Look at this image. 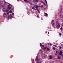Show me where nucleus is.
<instances>
[{"label":"nucleus","mask_w":63,"mask_h":63,"mask_svg":"<svg viewBox=\"0 0 63 63\" xmlns=\"http://www.w3.org/2000/svg\"><path fill=\"white\" fill-rule=\"evenodd\" d=\"M47 47H44V49H47Z\"/></svg>","instance_id":"21"},{"label":"nucleus","mask_w":63,"mask_h":63,"mask_svg":"<svg viewBox=\"0 0 63 63\" xmlns=\"http://www.w3.org/2000/svg\"><path fill=\"white\" fill-rule=\"evenodd\" d=\"M7 9H9V10H10L11 9V7H7Z\"/></svg>","instance_id":"10"},{"label":"nucleus","mask_w":63,"mask_h":63,"mask_svg":"<svg viewBox=\"0 0 63 63\" xmlns=\"http://www.w3.org/2000/svg\"><path fill=\"white\" fill-rule=\"evenodd\" d=\"M49 59H52V56L51 55H50L49 56Z\"/></svg>","instance_id":"7"},{"label":"nucleus","mask_w":63,"mask_h":63,"mask_svg":"<svg viewBox=\"0 0 63 63\" xmlns=\"http://www.w3.org/2000/svg\"><path fill=\"white\" fill-rule=\"evenodd\" d=\"M42 44H44V43H43Z\"/></svg>","instance_id":"49"},{"label":"nucleus","mask_w":63,"mask_h":63,"mask_svg":"<svg viewBox=\"0 0 63 63\" xmlns=\"http://www.w3.org/2000/svg\"><path fill=\"white\" fill-rule=\"evenodd\" d=\"M8 17H10V16L8 15Z\"/></svg>","instance_id":"45"},{"label":"nucleus","mask_w":63,"mask_h":63,"mask_svg":"<svg viewBox=\"0 0 63 63\" xmlns=\"http://www.w3.org/2000/svg\"><path fill=\"white\" fill-rule=\"evenodd\" d=\"M60 58H61V56H60V57L59 56H58V58L59 59H60Z\"/></svg>","instance_id":"11"},{"label":"nucleus","mask_w":63,"mask_h":63,"mask_svg":"<svg viewBox=\"0 0 63 63\" xmlns=\"http://www.w3.org/2000/svg\"><path fill=\"white\" fill-rule=\"evenodd\" d=\"M38 12H39V10H37Z\"/></svg>","instance_id":"50"},{"label":"nucleus","mask_w":63,"mask_h":63,"mask_svg":"<svg viewBox=\"0 0 63 63\" xmlns=\"http://www.w3.org/2000/svg\"><path fill=\"white\" fill-rule=\"evenodd\" d=\"M3 16L4 17H7V14L6 13H4L3 14Z\"/></svg>","instance_id":"6"},{"label":"nucleus","mask_w":63,"mask_h":63,"mask_svg":"<svg viewBox=\"0 0 63 63\" xmlns=\"http://www.w3.org/2000/svg\"><path fill=\"white\" fill-rule=\"evenodd\" d=\"M43 3V4H44V5H45V6L46 5V3H45V2H44Z\"/></svg>","instance_id":"32"},{"label":"nucleus","mask_w":63,"mask_h":63,"mask_svg":"<svg viewBox=\"0 0 63 63\" xmlns=\"http://www.w3.org/2000/svg\"><path fill=\"white\" fill-rule=\"evenodd\" d=\"M9 4L10 5V6H11V7H13V5H11L10 4Z\"/></svg>","instance_id":"30"},{"label":"nucleus","mask_w":63,"mask_h":63,"mask_svg":"<svg viewBox=\"0 0 63 63\" xmlns=\"http://www.w3.org/2000/svg\"><path fill=\"white\" fill-rule=\"evenodd\" d=\"M10 16H11V17H13V16H12V15H11V14H10Z\"/></svg>","instance_id":"28"},{"label":"nucleus","mask_w":63,"mask_h":63,"mask_svg":"<svg viewBox=\"0 0 63 63\" xmlns=\"http://www.w3.org/2000/svg\"><path fill=\"white\" fill-rule=\"evenodd\" d=\"M5 2V3H6V2Z\"/></svg>","instance_id":"54"},{"label":"nucleus","mask_w":63,"mask_h":63,"mask_svg":"<svg viewBox=\"0 0 63 63\" xmlns=\"http://www.w3.org/2000/svg\"><path fill=\"white\" fill-rule=\"evenodd\" d=\"M39 7H41V8H43V5H41V6H39Z\"/></svg>","instance_id":"20"},{"label":"nucleus","mask_w":63,"mask_h":63,"mask_svg":"<svg viewBox=\"0 0 63 63\" xmlns=\"http://www.w3.org/2000/svg\"><path fill=\"white\" fill-rule=\"evenodd\" d=\"M48 45H50V46H52V44L50 43L48 44Z\"/></svg>","instance_id":"13"},{"label":"nucleus","mask_w":63,"mask_h":63,"mask_svg":"<svg viewBox=\"0 0 63 63\" xmlns=\"http://www.w3.org/2000/svg\"><path fill=\"white\" fill-rule=\"evenodd\" d=\"M10 18V19H11V18Z\"/></svg>","instance_id":"52"},{"label":"nucleus","mask_w":63,"mask_h":63,"mask_svg":"<svg viewBox=\"0 0 63 63\" xmlns=\"http://www.w3.org/2000/svg\"><path fill=\"white\" fill-rule=\"evenodd\" d=\"M7 15H9V13L8 12L7 13Z\"/></svg>","instance_id":"39"},{"label":"nucleus","mask_w":63,"mask_h":63,"mask_svg":"<svg viewBox=\"0 0 63 63\" xmlns=\"http://www.w3.org/2000/svg\"><path fill=\"white\" fill-rule=\"evenodd\" d=\"M32 1L33 2H35L36 0H33Z\"/></svg>","instance_id":"23"},{"label":"nucleus","mask_w":63,"mask_h":63,"mask_svg":"<svg viewBox=\"0 0 63 63\" xmlns=\"http://www.w3.org/2000/svg\"><path fill=\"white\" fill-rule=\"evenodd\" d=\"M51 23L52 25H54V20H52L51 22Z\"/></svg>","instance_id":"4"},{"label":"nucleus","mask_w":63,"mask_h":63,"mask_svg":"<svg viewBox=\"0 0 63 63\" xmlns=\"http://www.w3.org/2000/svg\"><path fill=\"white\" fill-rule=\"evenodd\" d=\"M36 10L37 11H38L39 10L37 8H36Z\"/></svg>","instance_id":"33"},{"label":"nucleus","mask_w":63,"mask_h":63,"mask_svg":"<svg viewBox=\"0 0 63 63\" xmlns=\"http://www.w3.org/2000/svg\"><path fill=\"white\" fill-rule=\"evenodd\" d=\"M57 53H58V51L57 50H56V53H55V54L56 55L57 54Z\"/></svg>","instance_id":"8"},{"label":"nucleus","mask_w":63,"mask_h":63,"mask_svg":"<svg viewBox=\"0 0 63 63\" xmlns=\"http://www.w3.org/2000/svg\"><path fill=\"white\" fill-rule=\"evenodd\" d=\"M61 11L62 12L63 11V8H62V5H61Z\"/></svg>","instance_id":"9"},{"label":"nucleus","mask_w":63,"mask_h":63,"mask_svg":"<svg viewBox=\"0 0 63 63\" xmlns=\"http://www.w3.org/2000/svg\"><path fill=\"white\" fill-rule=\"evenodd\" d=\"M45 2L46 4H47V0H45Z\"/></svg>","instance_id":"37"},{"label":"nucleus","mask_w":63,"mask_h":63,"mask_svg":"<svg viewBox=\"0 0 63 63\" xmlns=\"http://www.w3.org/2000/svg\"><path fill=\"white\" fill-rule=\"evenodd\" d=\"M12 15L13 16H14V13H12Z\"/></svg>","instance_id":"43"},{"label":"nucleus","mask_w":63,"mask_h":63,"mask_svg":"<svg viewBox=\"0 0 63 63\" xmlns=\"http://www.w3.org/2000/svg\"><path fill=\"white\" fill-rule=\"evenodd\" d=\"M59 34L60 36V37H61V35H62V34H61V33H60Z\"/></svg>","instance_id":"17"},{"label":"nucleus","mask_w":63,"mask_h":63,"mask_svg":"<svg viewBox=\"0 0 63 63\" xmlns=\"http://www.w3.org/2000/svg\"><path fill=\"white\" fill-rule=\"evenodd\" d=\"M54 46L55 47H57V46L56 45H54Z\"/></svg>","instance_id":"29"},{"label":"nucleus","mask_w":63,"mask_h":63,"mask_svg":"<svg viewBox=\"0 0 63 63\" xmlns=\"http://www.w3.org/2000/svg\"><path fill=\"white\" fill-rule=\"evenodd\" d=\"M56 24L57 26H56V27H57V29H58V28H60V26L59 24V23L58 21L56 22Z\"/></svg>","instance_id":"1"},{"label":"nucleus","mask_w":63,"mask_h":63,"mask_svg":"<svg viewBox=\"0 0 63 63\" xmlns=\"http://www.w3.org/2000/svg\"><path fill=\"white\" fill-rule=\"evenodd\" d=\"M60 29H61V30H62V29H63V28H62L61 27L60 28Z\"/></svg>","instance_id":"36"},{"label":"nucleus","mask_w":63,"mask_h":63,"mask_svg":"<svg viewBox=\"0 0 63 63\" xmlns=\"http://www.w3.org/2000/svg\"><path fill=\"white\" fill-rule=\"evenodd\" d=\"M61 45L62 46H63V44L61 43H60Z\"/></svg>","instance_id":"34"},{"label":"nucleus","mask_w":63,"mask_h":63,"mask_svg":"<svg viewBox=\"0 0 63 63\" xmlns=\"http://www.w3.org/2000/svg\"><path fill=\"white\" fill-rule=\"evenodd\" d=\"M3 11H4V12H5V11H6V9L4 8H3Z\"/></svg>","instance_id":"15"},{"label":"nucleus","mask_w":63,"mask_h":63,"mask_svg":"<svg viewBox=\"0 0 63 63\" xmlns=\"http://www.w3.org/2000/svg\"><path fill=\"white\" fill-rule=\"evenodd\" d=\"M40 46H41L42 45V43H40Z\"/></svg>","instance_id":"31"},{"label":"nucleus","mask_w":63,"mask_h":63,"mask_svg":"<svg viewBox=\"0 0 63 63\" xmlns=\"http://www.w3.org/2000/svg\"><path fill=\"white\" fill-rule=\"evenodd\" d=\"M37 17L38 18H40V17H39V16H37Z\"/></svg>","instance_id":"35"},{"label":"nucleus","mask_w":63,"mask_h":63,"mask_svg":"<svg viewBox=\"0 0 63 63\" xmlns=\"http://www.w3.org/2000/svg\"><path fill=\"white\" fill-rule=\"evenodd\" d=\"M36 61H40V59H38V56H37L36 58Z\"/></svg>","instance_id":"5"},{"label":"nucleus","mask_w":63,"mask_h":63,"mask_svg":"<svg viewBox=\"0 0 63 63\" xmlns=\"http://www.w3.org/2000/svg\"><path fill=\"white\" fill-rule=\"evenodd\" d=\"M5 12H9V10L8 9H7L6 10Z\"/></svg>","instance_id":"19"},{"label":"nucleus","mask_w":63,"mask_h":63,"mask_svg":"<svg viewBox=\"0 0 63 63\" xmlns=\"http://www.w3.org/2000/svg\"><path fill=\"white\" fill-rule=\"evenodd\" d=\"M8 19V20H9V19Z\"/></svg>","instance_id":"55"},{"label":"nucleus","mask_w":63,"mask_h":63,"mask_svg":"<svg viewBox=\"0 0 63 63\" xmlns=\"http://www.w3.org/2000/svg\"><path fill=\"white\" fill-rule=\"evenodd\" d=\"M60 17H63V16H62V15H61L60 16Z\"/></svg>","instance_id":"24"},{"label":"nucleus","mask_w":63,"mask_h":63,"mask_svg":"<svg viewBox=\"0 0 63 63\" xmlns=\"http://www.w3.org/2000/svg\"><path fill=\"white\" fill-rule=\"evenodd\" d=\"M45 16H48V14L46 13H45Z\"/></svg>","instance_id":"18"},{"label":"nucleus","mask_w":63,"mask_h":63,"mask_svg":"<svg viewBox=\"0 0 63 63\" xmlns=\"http://www.w3.org/2000/svg\"><path fill=\"white\" fill-rule=\"evenodd\" d=\"M34 6H34L35 8H39V6H37V4L36 3H34Z\"/></svg>","instance_id":"3"},{"label":"nucleus","mask_w":63,"mask_h":63,"mask_svg":"<svg viewBox=\"0 0 63 63\" xmlns=\"http://www.w3.org/2000/svg\"><path fill=\"white\" fill-rule=\"evenodd\" d=\"M60 14H62V12H60Z\"/></svg>","instance_id":"44"},{"label":"nucleus","mask_w":63,"mask_h":63,"mask_svg":"<svg viewBox=\"0 0 63 63\" xmlns=\"http://www.w3.org/2000/svg\"><path fill=\"white\" fill-rule=\"evenodd\" d=\"M28 7H26V9H27V10H28Z\"/></svg>","instance_id":"40"},{"label":"nucleus","mask_w":63,"mask_h":63,"mask_svg":"<svg viewBox=\"0 0 63 63\" xmlns=\"http://www.w3.org/2000/svg\"><path fill=\"white\" fill-rule=\"evenodd\" d=\"M52 48L53 49H54V50H55V49H56V48H55L54 47H52Z\"/></svg>","instance_id":"14"},{"label":"nucleus","mask_w":63,"mask_h":63,"mask_svg":"<svg viewBox=\"0 0 63 63\" xmlns=\"http://www.w3.org/2000/svg\"><path fill=\"white\" fill-rule=\"evenodd\" d=\"M61 48H62V47H61L60 46L59 47V49H61Z\"/></svg>","instance_id":"16"},{"label":"nucleus","mask_w":63,"mask_h":63,"mask_svg":"<svg viewBox=\"0 0 63 63\" xmlns=\"http://www.w3.org/2000/svg\"><path fill=\"white\" fill-rule=\"evenodd\" d=\"M62 43H63V42H62Z\"/></svg>","instance_id":"51"},{"label":"nucleus","mask_w":63,"mask_h":63,"mask_svg":"<svg viewBox=\"0 0 63 63\" xmlns=\"http://www.w3.org/2000/svg\"><path fill=\"white\" fill-rule=\"evenodd\" d=\"M12 12V10H10L9 11V12L10 13H11Z\"/></svg>","instance_id":"27"},{"label":"nucleus","mask_w":63,"mask_h":63,"mask_svg":"<svg viewBox=\"0 0 63 63\" xmlns=\"http://www.w3.org/2000/svg\"><path fill=\"white\" fill-rule=\"evenodd\" d=\"M41 47H44V45H41Z\"/></svg>","instance_id":"22"},{"label":"nucleus","mask_w":63,"mask_h":63,"mask_svg":"<svg viewBox=\"0 0 63 63\" xmlns=\"http://www.w3.org/2000/svg\"><path fill=\"white\" fill-rule=\"evenodd\" d=\"M54 27L55 28H56L55 27Z\"/></svg>","instance_id":"46"},{"label":"nucleus","mask_w":63,"mask_h":63,"mask_svg":"<svg viewBox=\"0 0 63 63\" xmlns=\"http://www.w3.org/2000/svg\"><path fill=\"white\" fill-rule=\"evenodd\" d=\"M27 1V0H24V1L25 2H26Z\"/></svg>","instance_id":"38"},{"label":"nucleus","mask_w":63,"mask_h":63,"mask_svg":"<svg viewBox=\"0 0 63 63\" xmlns=\"http://www.w3.org/2000/svg\"><path fill=\"white\" fill-rule=\"evenodd\" d=\"M7 6H8V7H10V5H8Z\"/></svg>","instance_id":"42"},{"label":"nucleus","mask_w":63,"mask_h":63,"mask_svg":"<svg viewBox=\"0 0 63 63\" xmlns=\"http://www.w3.org/2000/svg\"><path fill=\"white\" fill-rule=\"evenodd\" d=\"M47 31H46V33H47Z\"/></svg>","instance_id":"48"},{"label":"nucleus","mask_w":63,"mask_h":63,"mask_svg":"<svg viewBox=\"0 0 63 63\" xmlns=\"http://www.w3.org/2000/svg\"><path fill=\"white\" fill-rule=\"evenodd\" d=\"M62 51L61 50L60 51V53H59V56H61V58H63V56L62 55Z\"/></svg>","instance_id":"2"},{"label":"nucleus","mask_w":63,"mask_h":63,"mask_svg":"<svg viewBox=\"0 0 63 63\" xmlns=\"http://www.w3.org/2000/svg\"><path fill=\"white\" fill-rule=\"evenodd\" d=\"M36 1L37 2H38V0H36Z\"/></svg>","instance_id":"41"},{"label":"nucleus","mask_w":63,"mask_h":63,"mask_svg":"<svg viewBox=\"0 0 63 63\" xmlns=\"http://www.w3.org/2000/svg\"><path fill=\"white\" fill-rule=\"evenodd\" d=\"M32 3H31V5H32Z\"/></svg>","instance_id":"53"},{"label":"nucleus","mask_w":63,"mask_h":63,"mask_svg":"<svg viewBox=\"0 0 63 63\" xmlns=\"http://www.w3.org/2000/svg\"><path fill=\"white\" fill-rule=\"evenodd\" d=\"M33 63V62H32Z\"/></svg>","instance_id":"56"},{"label":"nucleus","mask_w":63,"mask_h":63,"mask_svg":"<svg viewBox=\"0 0 63 63\" xmlns=\"http://www.w3.org/2000/svg\"><path fill=\"white\" fill-rule=\"evenodd\" d=\"M47 50H49V48H47Z\"/></svg>","instance_id":"25"},{"label":"nucleus","mask_w":63,"mask_h":63,"mask_svg":"<svg viewBox=\"0 0 63 63\" xmlns=\"http://www.w3.org/2000/svg\"><path fill=\"white\" fill-rule=\"evenodd\" d=\"M32 9L33 10H34L35 11L36 10V9H35V8L34 7H32Z\"/></svg>","instance_id":"12"},{"label":"nucleus","mask_w":63,"mask_h":63,"mask_svg":"<svg viewBox=\"0 0 63 63\" xmlns=\"http://www.w3.org/2000/svg\"><path fill=\"white\" fill-rule=\"evenodd\" d=\"M48 34H49V32H48Z\"/></svg>","instance_id":"47"},{"label":"nucleus","mask_w":63,"mask_h":63,"mask_svg":"<svg viewBox=\"0 0 63 63\" xmlns=\"http://www.w3.org/2000/svg\"><path fill=\"white\" fill-rule=\"evenodd\" d=\"M40 1L41 2H42V3H44V2H43V1H42V0H41Z\"/></svg>","instance_id":"26"}]
</instances>
